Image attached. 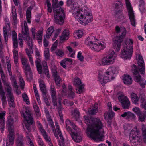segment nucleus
<instances>
[{
	"mask_svg": "<svg viewBox=\"0 0 146 146\" xmlns=\"http://www.w3.org/2000/svg\"><path fill=\"white\" fill-rule=\"evenodd\" d=\"M66 128L67 131L69 133L72 132L73 131L77 129L78 127L70 121L68 119H67L65 121Z\"/></svg>",
	"mask_w": 146,
	"mask_h": 146,
	"instance_id": "nucleus-22",
	"label": "nucleus"
},
{
	"mask_svg": "<svg viewBox=\"0 0 146 146\" xmlns=\"http://www.w3.org/2000/svg\"><path fill=\"white\" fill-rule=\"evenodd\" d=\"M28 46L29 48V49L27 48L25 50L27 54H32L33 52V46L32 44V40L31 38L29 37V40L27 42Z\"/></svg>",
	"mask_w": 146,
	"mask_h": 146,
	"instance_id": "nucleus-29",
	"label": "nucleus"
},
{
	"mask_svg": "<svg viewBox=\"0 0 146 146\" xmlns=\"http://www.w3.org/2000/svg\"><path fill=\"white\" fill-rule=\"evenodd\" d=\"M7 123L8 125L9 133L7 139L6 146H12L14 142V131L13 124V121L11 116L8 117Z\"/></svg>",
	"mask_w": 146,
	"mask_h": 146,
	"instance_id": "nucleus-8",
	"label": "nucleus"
},
{
	"mask_svg": "<svg viewBox=\"0 0 146 146\" xmlns=\"http://www.w3.org/2000/svg\"><path fill=\"white\" fill-rule=\"evenodd\" d=\"M54 31V28L53 26L49 27L47 29L46 34L45 37L49 39Z\"/></svg>",
	"mask_w": 146,
	"mask_h": 146,
	"instance_id": "nucleus-43",
	"label": "nucleus"
},
{
	"mask_svg": "<svg viewBox=\"0 0 146 146\" xmlns=\"http://www.w3.org/2000/svg\"><path fill=\"white\" fill-rule=\"evenodd\" d=\"M19 80L20 82V84L21 88L23 89L24 88V87L25 85V82L21 76H19Z\"/></svg>",
	"mask_w": 146,
	"mask_h": 146,
	"instance_id": "nucleus-53",
	"label": "nucleus"
},
{
	"mask_svg": "<svg viewBox=\"0 0 146 146\" xmlns=\"http://www.w3.org/2000/svg\"><path fill=\"white\" fill-rule=\"evenodd\" d=\"M45 139L46 141L48 144L49 146H53L51 142V140L49 136L47 133L46 131L41 133Z\"/></svg>",
	"mask_w": 146,
	"mask_h": 146,
	"instance_id": "nucleus-32",
	"label": "nucleus"
},
{
	"mask_svg": "<svg viewBox=\"0 0 146 146\" xmlns=\"http://www.w3.org/2000/svg\"><path fill=\"white\" fill-rule=\"evenodd\" d=\"M76 89V93L79 94L82 93L84 90V88L83 85L82 84L78 87Z\"/></svg>",
	"mask_w": 146,
	"mask_h": 146,
	"instance_id": "nucleus-48",
	"label": "nucleus"
},
{
	"mask_svg": "<svg viewBox=\"0 0 146 146\" xmlns=\"http://www.w3.org/2000/svg\"><path fill=\"white\" fill-rule=\"evenodd\" d=\"M121 33L120 35L116 36L113 40V46L114 48L118 51L119 50L121 47V43L125 36L127 34V31L124 27L121 28Z\"/></svg>",
	"mask_w": 146,
	"mask_h": 146,
	"instance_id": "nucleus-11",
	"label": "nucleus"
},
{
	"mask_svg": "<svg viewBox=\"0 0 146 146\" xmlns=\"http://www.w3.org/2000/svg\"><path fill=\"white\" fill-rule=\"evenodd\" d=\"M12 19L13 22V23L15 25L17 24L18 21L17 19L16 9L14 6H12Z\"/></svg>",
	"mask_w": 146,
	"mask_h": 146,
	"instance_id": "nucleus-28",
	"label": "nucleus"
},
{
	"mask_svg": "<svg viewBox=\"0 0 146 146\" xmlns=\"http://www.w3.org/2000/svg\"><path fill=\"white\" fill-rule=\"evenodd\" d=\"M35 63L39 74H42L43 72L46 77L49 78V71L47 62L46 61H43L41 65L40 62L39 60H37L35 62Z\"/></svg>",
	"mask_w": 146,
	"mask_h": 146,
	"instance_id": "nucleus-12",
	"label": "nucleus"
},
{
	"mask_svg": "<svg viewBox=\"0 0 146 146\" xmlns=\"http://www.w3.org/2000/svg\"><path fill=\"white\" fill-rule=\"evenodd\" d=\"M0 72L3 83L7 82V79L5 76L3 71L0 69Z\"/></svg>",
	"mask_w": 146,
	"mask_h": 146,
	"instance_id": "nucleus-56",
	"label": "nucleus"
},
{
	"mask_svg": "<svg viewBox=\"0 0 146 146\" xmlns=\"http://www.w3.org/2000/svg\"><path fill=\"white\" fill-rule=\"evenodd\" d=\"M117 57L113 50L110 51L108 54L104 56L101 59V61L98 62L99 66H107L113 64L115 62Z\"/></svg>",
	"mask_w": 146,
	"mask_h": 146,
	"instance_id": "nucleus-9",
	"label": "nucleus"
},
{
	"mask_svg": "<svg viewBox=\"0 0 146 146\" xmlns=\"http://www.w3.org/2000/svg\"><path fill=\"white\" fill-rule=\"evenodd\" d=\"M115 9L116 10L119 9L120 10L118 11L119 12H121L122 11L121 10L123 6V5L122 2L120 1H116L114 3Z\"/></svg>",
	"mask_w": 146,
	"mask_h": 146,
	"instance_id": "nucleus-42",
	"label": "nucleus"
},
{
	"mask_svg": "<svg viewBox=\"0 0 146 146\" xmlns=\"http://www.w3.org/2000/svg\"><path fill=\"white\" fill-rule=\"evenodd\" d=\"M43 33V29L41 30H39L37 31L36 36V38H42Z\"/></svg>",
	"mask_w": 146,
	"mask_h": 146,
	"instance_id": "nucleus-60",
	"label": "nucleus"
},
{
	"mask_svg": "<svg viewBox=\"0 0 146 146\" xmlns=\"http://www.w3.org/2000/svg\"><path fill=\"white\" fill-rule=\"evenodd\" d=\"M33 88L34 90L35 95L36 99L37 102L39 105L41 104V102L40 100L39 95L38 92L37 88L35 85H33Z\"/></svg>",
	"mask_w": 146,
	"mask_h": 146,
	"instance_id": "nucleus-39",
	"label": "nucleus"
},
{
	"mask_svg": "<svg viewBox=\"0 0 146 146\" xmlns=\"http://www.w3.org/2000/svg\"><path fill=\"white\" fill-rule=\"evenodd\" d=\"M23 68L27 78H31L32 72L29 64L23 66Z\"/></svg>",
	"mask_w": 146,
	"mask_h": 146,
	"instance_id": "nucleus-23",
	"label": "nucleus"
},
{
	"mask_svg": "<svg viewBox=\"0 0 146 146\" xmlns=\"http://www.w3.org/2000/svg\"><path fill=\"white\" fill-rule=\"evenodd\" d=\"M119 94L118 99L121 103L123 107L125 109H128L130 104L129 99L123 93H120Z\"/></svg>",
	"mask_w": 146,
	"mask_h": 146,
	"instance_id": "nucleus-18",
	"label": "nucleus"
},
{
	"mask_svg": "<svg viewBox=\"0 0 146 146\" xmlns=\"http://www.w3.org/2000/svg\"><path fill=\"white\" fill-rule=\"evenodd\" d=\"M26 139L28 142V146H34L33 142L28 136L27 135Z\"/></svg>",
	"mask_w": 146,
	"mask_h": 146,
	"instance_id": "nucleus-64",
	"label": "nucleus"
},
{
	"mask_svg": "<svg viewBox=\"0 0 146 146\" xmlns=\"http://www.w3.org/2000/svg\"><path fill=\"white\" fill-rule=\"evenodd\" d=\"M121 116L123 117H126V118L129 120L134 119L135 118L134 114L129 111L125 112L121 115Z\"/></svg>",
	"mask_w": 146,
	"mask_h": 146,
	"instance_id": "nucleus-27",
	"label": "nucleus"
},
{
	"mask_svg": "<svg viewBox=\"0 0 146 146\" xmlns=\"http://www.w3.org/2000/svg\"><path fill=\"white\" fill-rule=\"evenodd\" d=\"M21 113L24 118L25 126L28 131H30L31 130L30 126L33 123L34 120L28 108L26 107L24 108Z\"/></svg>",
	"mask_w": 146,
	"mask_h": 146,
	"instance_id": "nucleus-10",
	"label": "nucleus"
},
{
	"mask_svg": "<svg viewBox=\"0 0 146 146\" xmlns=\"http://www.w3.org/2000/svg\"><path fill=\"white\" fill-rule=\"evenodd\" d=\"M123 81L124 83L127 85L131 84L133 80L131 76L129 75H125L123 77Z\"/></svg>",
	"mask_w": 146,
	"mask_h": 146,
	"instance_id": "nucleus-25",
	"label": "nucleus"
},
{
	"mask_svg": "<svg viewBox=\"0 0 146 146\" xmlns=\"http://www.w3.org/2000/svg\"><path fill=\"white\" fill-rule=\"evenodd\" d=\"M119 71L118 67L112 66L109 67L104 72L103 76V71L99 70L98 73V80L103 85L104 84L110 81L114 78L113 75L117 74Z\"/></svg>",
	"mask_w": 146,
	"mask_h": 146,
	"instance_id": "nucleus-3",
	"label": "nucleus"
},
{
	"mask_svg": "<svg viewBox=\"0 0 146 146\" xmlns=\"http://www.w3.org/2000/svg\"><path fill=\"white\" fill-rule=\"evenodd\" d=\"M53 77L56 84L59 86L60 83L61 81V79L60 76L57 75V72H54V73Z\"/></svg>",
	"mask_w": 146,
	"mask_h": 146,
	"instance_id": "nucleus-41",
	"label": "nucleus"
},
{
	"mask_svg": "<svg viewBox=\"0 0 146 146\" xmlns=\"http://www.w3.org/2000/svg\"><path fill=\"white\" fill-rule=\"evenodd\" d=\"M32 9V7H30L28 8L26 12V19L29 23H31L30 19L31 18V10Z\"/></svg>",
	"mask_w": 146,
	"mask_h": 146,
	"instance_id": "nucleus-38",
	"label": "nucleus"
},
{
	"mask_svg": "<svg viewBox=\"0 0 146 146\" xmlns=\"http://www.w3.org/2000/svg\"><path fill=\"white\" fill-rule=\"evenodd\" d=\"M7 68L8 69V71L9 72V75L11 76H11H12V72H11V64L10 63V62L9 60H7Z\"/></svg>",
	"mask_w": 146,
	"mask_h": 146,
	"instance_id": "nucleus-62",
	"label": "nucleus"
},
{
	"mask_svg": "<svg viewBox=\"0 0 146 146\" xmlns=\"http://www.w3.org/2000/svg\"><path fill=\"white\" fill-rule=\"evenodd\" d=\"M77 58L78 60L81 62H83L84 61V57L82 55L81 52L80 51L78 52L77 54Z\"/></svg>",
	"mask_w": 146,
	"mask_h": 146,
	"instance_id": "nucleus-63",
	"label": "nucleus"
},
{
	"mask_svg": "<svg viewBox=\"0 0 146 146\" xmlns=\"http://www.w3.org/2000/svg\"><path fill=\"white\" fill-rule=\"evenodd\" d=\"M10 79L13 87L15 88H18V86L17 83L16 82V80L15 78L13 77V76H11V77H10Z\"/></svg>",
	"mask_w": 146,
	"mask_h": 146,
	"instance_id": "nucleus-52",
	"label": "nucleus"
},
{
	"mask_svg": "<svg viewBox=\"0 0 146 146\" xmlns=\"http://www.w3.org/2000/svg\"><path fill=\"white\" fill-rule=\"evenodd\" d=\"M6 26L3 27L4 37L5 41L7 43L8 41V36L7 32L8 30H10V28L9 20L7 19H5L4 20Z\"/></svg>",
	"mask_w": 146,
	"mask_h": 146,
	"instance_id": "nucleus-21",
	"label": "nucleus"
},
{
	"mask_svg": "<svg viewBox=\"0 0 146 146\" xmlns=\"http://www.w3.org/2000/svg\"><path fill=\"white\" fill-rule=\"evenodd\" d=\"M80 131L78 128L74 131H73L71 133V137L72 139L76 142H79L82 140V137L80 134Z\"/></svg>",
	"mask_w": 146,
	"mask_h": 146,
	"instance_id": "nucleus-20",
	"label": "nucleus"
},
{
	"mask_svg": "<svg viewBox=\"0 0 146 146\" xmlns=\"http://www.w3.org/2000/svg\"><path fill=\"white\" fill-rule=\"evenodd\" d=\"M84 122L87 125L86 133L88 136L94 141H100L104 138L103 124L100 119L90 118L84 116Z\"/></svg>",
	"mask_w": 146,
	"mask_h": 146,
	"instance_id": "nucleus-1",
	"label": "nucleus"
},
{
	"mask_svg": "<svg viewBox=\"0 0 146 146\" xmlns=\"http://www.w3.org/2000/svg\"><path fill=\"white\" fill-rule=\"evenodd\" d=\"M55 53L57 56L60 57H62L64 55V51L62 50L58 49L56 50Z\"/></svg>",
	"mask_w": 146,
	"mask_h": 146,
	"instance_id": "nucleus-61",
	"label": "nucleus"
},
{
	"mask_svg": "<svg viewBox=\"0 0 146 146\" xmlns=\"http://www.w3.org/2000/svg\"><path fill=\"white\" fill-rule=\"evenodd\" d=\"M21 60L23 66L29 64L27 59L24 57H22L21 58Z\"/></svg>",
	"mask_w": 146,
	"mask_h": 146,
	"instance_id": "nucleus-58",
	"label": "nucleus"
},
{
	"mask_svg": "<svg viewBox=\"0 0 146 146\" xmlns=\"http://www.w3.org/2000/svg\"><path fill=\"white\" fill-rule=\"evenodd\" d=\"M13 54L14 60L15 64L16 66H18V52L17 50L14 49L13 50Z\"/></svg>",
	"mask_w": 146,
	"mask_h": 146,
	"instance_id": "nucleus-36",
	"label": "nucleus"
},
{
	"mask_svg": "<svg viewBox=\"0 0 146 146\" xmlns=\"http://www.w3.org/2000/svg\"><path fill=\"white\" fill-rule=\"evenodd\" d=\"M68 96L70 98H74L75 97V93L72 91V88L71 86H68Z\"/></svg>",
	"mask_w": 146,
	"mask_h": 146,
	"instance_id": "nucleus-44",
	"label": "nucleus"
},
{
	"mask_svg": "<svg viewBox=\"0 0 146 146\" xmlns=\"http://www.w3.org/2000/svg\"><path fill=\"white\" fill-rule=\"evenodd\" d=\"M133 68L134 69L132 70V72L134 75L135 81L139 84L141 88H145L146 85V80L141 78L136 65H133Z\"/></svg>",
	"mask_w": 146,
	"mask_h": 146,
	"instance_id": "nucleus-13",
	"label": "nucleus"
},
{
	"mask_svg": "<svg viewBox=\"0 0 146 146\" xmlns=\"http://www.w3.org/2000/svg\"><path fill=\"white\" fill-rule=\"evenodd\" d=\"M22 97L23 99V101L25 102L27 104L29 105L30 103L27 95L23 93L22 94Z\"/></svg>",
	"mask_w": 146,
	"mask_h": 146,
	"instance_id": "nucleus-54",
	"label": "nucleus"
},
{
	"mask_svg": "<svg viewBox=\"0 0 146 146\" xmlns=\"http://www.w3.org/2000/svg\"><path fill=\"white\" fill-rule=\"evenodd\" d=\"M73 84L76 87H78L79 86L82 84L81 80L78 77H76L73 81Z\"/></svg>",
	"mask_w": 146,
	"mask_h": 146,
	"instance_id": "nucleus-45",
	"label": "nucleus"
},
{
	"mask_svg": "<svg viewBox=\"0 0 146 146\" xmlns=\"http://www.w3.org/2000/svg\"><path fill=\"white\" fill-rule=\"evenodd\" d=\"M4 85L6 86V91L7 93V95L12 94L11 92L12 89L11 87L10 86V83L8 82L3 83Z\"/></svg>",
	"mask_w": 146,
	"mask_h": 146,
	"instance_id": "nucleus-40",
	"label": "nucleus"
},
{
	"mask_svg": "<svg viewBox=\"0 0 146 146\" xmlns=\"http://www.w3.org/2000/svg\"><path fill=\"white\" fill-rule=\"evenodd\" d=\"M67 48L69 52V56L74 58H75V50L73 49L70 46H68Z\"/></svg>",
	"mask_w": 146,
	"mask_h": 146,
	"instance_id": "nucleus-46",
	"label": "nucleus"
},
{
	"mask_svg": "<svg viewBox=\"0 0 146 146\" xmlns=\"http://www.w3.org/2000/svg\"><path fill=\"white\" fill-rule=\"evenodd\" d=\"M69 35V32L68 29H66L64 30L62 34L60 37V40L62 41H64L68 39Z\"/></svg>",
	"mask_w": 146,
	"mask_h": 146,
	"instance_id": "nucleus-31",
	"label": "nucleus"
},
{
	"mask_svg": "<svg viewBox=\"0 0 146 146\" xmlns=\"http://www.w3.org/2000/svg\"><path fill=\"white\" fill-rule=\"evenodd\" d=\"M55 126L56 129L58 134L59 135L60 137L61 140V141H59L60 146H64V140L63 136L60 131L59 126L57 122H55Z\"/></svg>",
	"mask_w": 146,
	"mask_h": 146,
	"instance_id": "nucleus-24",
	"label": "nucleus"
},
{
	"mask_svg": "<svg viewBox=\"0 0 146 146\" xmlns=\"http://www.w3.org/2000/svg\"><path fill=\"white\" fill-rule=\"evenodd\" d=\"M85 44L92 50L99 52L104 50L106 47V44L103 41H99L96 37L89 36L85 40Z\"/></svg>",
	"mask_w": 146,
	"mask_h": 146,
	"instance_id": "nucleus-4",
	"label": "nucleus"
},
{
	"mask_svg": "<svg viewBox=\"0 0 146 146\" xmlns=\"http://www.w3.org/2000/svg\"><path fill=\"white\" fill-rule=\"evenodd\" d=\"M36 124L39 130L41 133L46 131L44 129L41 123L39 121H36Z\"/></svg>",
	"mask_w": 146,
	"mask_h": 146,
	"instance_id": "nucleus-47",
	"label": "nucleus"
},
{
	"mask_svg": "<svg viewBox=\"0 0 146 146\" xmlns=\"http://www.w3.org/2000/svg\"><path fill=\"white\" fill-rule=\"evenodd\" d=\"M145 2L143 0H140L139 2V9L140 11H143L145 9Z\"/></svg>",
	"mask_w": 146,
	"mask_h": 146,
	"instance_id": "nucleus-51",
	"label": "nucleus"
},
{
	"mask_svg": "<svg viewBox=\"0 0 146 146\" xmlns=\"http://www.w3.org/2000/svg\"><path fill=\"white\" fill-rule=\"evenodd\" d=\"M125 1L131 24L132 26L135 27L137 23L135 19L133 7L131 3L130 0H125Z\"/></svg>",
	"mask_w": 146,
	"mask_h": 146,
	"instance_id": "nucleus-14",
	"label": "nucleus"
},
{
	"mask_svg": "<svg viewBox=\"0 0 146 146\" xmlns=\"http://www.w3.org/2000/svg\"><path fill=\"white\" fill-rule=\"evenodd\" d=\"M52 5L54 13V21L57 24L62 25L64 22L65 13L63 9L59 7L58 0H52Z\"/></svg>",
	"mask_w": 146,
	"mask_h": 146,
	"instance_id": "nucleus-5",
	"label": "nucleus"
},
{
	"mask_svg": "<svg viewBox=\"0 0 146 146\" xmlns=\"http://www.w3.org/2000/svg\"><path fill=\"white\" fill-rule=\"evenodd\" d=\"M46 4L48 7L47 10L50 13H51L52 11V7L49 0H46Z\"/></svg>",
	"mask_w": 146,
	"mask_h": 146,
	"instance_id": "nucleus-57",
	"label": "nucleus"
},
{
	"mask_svg": "<svg viewBox=\"0 0 146 146\" xmlns=\"http://www.w3.org/2000/svg\"><path fill=\"white\" fill-rule=\"evenodd\" d=\"M72 115L76 120L80 117V114L78 111L77 109H75L72 112Z\"/></svg>",
	"mask_w": 146,
	"mask_h": 146,
	"instance_id": "nucleus-50",
	"label": "nucleus"
},
{
	"mask_svg": "<svg viewBox=\"0 0 146 146\" xmlns=\"http://www.w3.org/2000/svg\"><path fill=\"white\" fill-rule=\"evenodd\" d=\"M83 34V32L82 31L78 30L74 33V35L77 36L78 38H80L82 36Z\"/></svg>",
	"mask_w": 146,
	"mask_h": 146,
	"instance_id": "nucleus-55",
	"label": "nucleus"
},
{
	"mask_svg": "<svg viewBox=\"0 0 146 146\" xmlns=\"http://www.w3.org/2000/svg\"><path fill=\"white\" fill-rule=\"evenodd\" d=\"M16 146H25L23 142V137L22 135L18 136L16 141Z\"/></svg>",
	"mask_w": 146,
	"mask_h": 146,
	"instance_id": "nucleus-35",
	"label": "nucleus"
},
{
	"mask_svg": "<svg viewBox=\"0 0 146 146\" xmlns=\"http://www.w3.org/2000/svg\"><path fill=\"white\" fill-rule=\"evenodd\" d=\"M74 0H67L66 4L71 8V13L76 20L84 25L91 22L93 17L91 9L86 6L80 8L77 4L74 3Z\"/></svg>",
	"mask_w": 146,
	"mask_h": 146,
	"instance_id": "nucleus-2",
	"label": "nucleus"
},
{
	"mask_svg": "<svg viewBox=\"0 0 146 146\" xmlns=\"http://www.w3.org/2000/svg\"><path fill=\"white\" fill-rule=\"evenodd\" d=\"M141 106L144 109V113L141 112L137 115L138 119L140 121L143 122L146 118V96L144 95H142L140 96Z\"/></svg>",
	"mask_w": 146,
	"mask_h": 146,
	"instance_id": "nucleus-16",
	"label": "nucleus"
},
{
	"mask_svg": "<svg viewBox=\"0 0 146 146\" xmlns=\"http://www.w3.org/2000/svg\"><path fill=\"white\" fill-rule=\"evenodd\" d=\"M8 97V101L10 107H14L15 106L14 101V97L13 94L7 95Z\"/></svg>",
	"mask_w": 146,
	"mask_h": 146,
	"instance_id": "nucleus-33",
	"label": "nucleus"
},
{
	"mask_svg": "<svg viewBox=\"0 0 146 146\" xmlns=\"http://www.w3.org/2000/svg\"><path fill=\"white\" fill-rule=\"evenodd\" d=\"M44 54L46 60L50 58L49 50L48 48H46L44 49Z\"/></svg>",
	"mask_w": 146,
	"mask_h": 146,
	"instance_id": "nucleus-49",
	"label": "nucleus"
},
{
	"mask_svg": "<svg viewBox=\"0 0 146 146\" xmlns=\"http://www.w3.org/2000/svg\"><path fill=\"white\" fill-rule=\"evenodd\" d=\"M98 105L97 104H95L92 106V108H90L88 111L89 114L93 115L96 114L97 112Z\"/></svg>",
	"mask_w": 146,
	"mask_h": 146,
	"instance_id": "nucleus-34",
	"label": "nucleus"
},
{
	"mask_svg": "<svg viewBox=\"0 0 146 146\" xmlns=\"http://www.w3.org/2000/svg\"><path fill=\"white\" fill-rule=\"evenodd\" d=\"M130 97L132 102L136 105L139 104V98L137 94L133 92L131 93Z\"/></svg>",
	"mask_w": 146,
	"mask_h": 146,
	"instance_id": "nucleus-30",
	"label": "nucleus"
},
{
	"mask_svg": "<svg viewBox=\"0 0 146 146\" xmlns=\"http://www.w3.org/2000/svg\"><path fill=\"white\" fill-rule=\"evenodd\" d=\"M136 59L139 70L141 74H143L145 70V63L141 55L139 54L136 55Z\"/></svg>",
	"mask_w": 146,
	"mask_h": 146,
	"instance_id": "nucleus-19",
	"label": "nucleus"
},
{
	"mask_svg": "<svg viewBox=\"0 0 146 146\" xmlns=\"http://www.w3.org/2000/svg\"><path fill=\"white\" fill-rule=\"evenodd\" d=\"M22 28V36H19V40H20L19 42L20 46L21 48L23 47V40L26 41L27 38H28V40H29V37H30L29 35V29L27 23L26 21H24L23 23L21 25Z\"/></svg>",
	"mask_w": 146,
	"mask_h": 146,
	"instance_id": "nucleus-15",
	"label": "nucleus"
},
{
	"mask_svg": "<svg viewBox=\"0 0 146 146\" xmlns=\"http://www.w3.org/2000/svg\"><path fill=\"white\" fill-rule=\"evenodd\" d=\"M72 63V60L71 59L66 58L61 62L60 65L64 68H66L67 66L71 64Z\"/></svg>",
	"mask_w": 146,
	"mask_h": 146,
	"instance_id": "nucleus-26",
	"label": "nucleus"
},
{
	"mask_svg": "<svg viewBox=\"0 0 146 146\" xmlns=\"http://www.w3.org/2000/svg\"><path fill=\"white\" fill-rule=\"evenodd\" d=\"M115 115L114 113L111 111L109 110L108 112H106L104 114V117L106 120H108V119H111Z\"/></svg>",
	"mask_w": 146,
	"mask_h": 146,
	"instance_id": "nucleus-37",
	"label": "nucleus"
},
{
	"mask_svg": "<svg viewBox=\"0 0 146 146\" xmlns=\"http://www.w3.org/2000/svg\"><path fill=\"white\" fill-rule=\"evenodd\" d=\"M129 136L131 144L137 143L140 138V133L137 127H135L130 132Z\"/></svg>",
	"mask_w": 146,
	"mask_h": 146,
	"instance_id": "nucleus-17",
	"label": "nucleus"
},
{
	"mask_svg": "<svg viewBox=\"0 0 146 146\" xmlns=\"http://www.w3.org/2000/svg\"><path fill=\"white\" fill-rule=\"evenodd\" d=\"M125 43L126 46L121 50L120 56L124 59H130L133 52V41L131 39L127 38L125 40Z\"/></svg>",
	"mask_w": 146,
	"mask_h": 146,
	"instance_id": "nucleus-6",
	"label": "nucleus"
},
{
	"mask_svg": "<svg viewBox=\"0 0 146 146\" xmlns=\"http://www.w3.org/2000/svg\"><path fill=\"white\" fill-rule=\"evenodd\" d=\"M50 93L53 105L57 106L56 109L58 112L60 120L63 123V116L61 113L62 111L63 110V108L62 106L61 100L60 99L58 101L59 105L58 106L57 105V98L56 95V91L54 86L52 85H50Z\"/></svg>",
	"mask_w": 146,
	"mask_h": 146,
	"instance_id": "nucleus-7",
	"label": "nucleus"
},
{
	"mask_svg": "<svg viewBox=\"0 0 146 146\" xmlns=\"http://www.w3.org/2000/svg\"><path fill=\"white\" fill-rule=\"evenodd\" d=\"M6 113V112L4 111H1L0 112V119L1 121V122H5V120L4 116L5 115Z\"/></svg>",
	"mask_w": 146,
	"mask_h": 146,
	"instance_id": "nucleus-59",
	"label": "nucleus"
}]
</instances>
